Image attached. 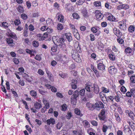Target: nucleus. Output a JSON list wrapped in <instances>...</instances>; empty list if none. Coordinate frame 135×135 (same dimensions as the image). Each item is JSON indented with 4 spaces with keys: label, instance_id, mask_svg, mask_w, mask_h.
Wrapping results in <instances>:
<instances>
[{
    "label": "nucleus",
    "instance_id": "nucleus-21",
    "mask_svg": "<svg viewBox=\"0 0 135 135\" xmlns=\"http://www.w3.org/2000/svg\"><path fill=\"white\" fill-rule=\"evenodd\" d=\"M71 87L73 89H75L77 88L76 84L77 83V81L74 80H73L72 81Z\"/></svg>",
    "mask_w": 135,
    "mask_h": 135
},
{
    "label": "nucleus",
    "instance_id": "nucleus-3",
    "mask_svg": "<svg viewBox=\"0 0 135 135\" xmlns=\"http://www.w3.org/2000/svg\"><path fill=\"white\" fill-rule=\"evenodd\" d=\"M97 64V68L98 69L103 70L105 69V66L103 63V62L101 60H98L96 61Z\"/></svg>",
    "mask_w": 135,
    "mask_h": 135
},
{
    "label": "nucleus",
    "instance_id": "nucleus-4",
    "mask_svg": "<svg viewBox=\"0 0 135 135\" xmlns=\"http://www.w3.org/2000/svg\"><path fill=\"white\" fill-rule=\"evenodd\" d=\"M95 16L98 20H102L103 17V15L99 10H96L95 12Z\"/></svg>",
    "mask_w": 135,
    "mask_h": 135
},
{
    "label": "nucleus",
    "instance_id": "nucleus-64",
    "mask_svg": "<svg viewBox=\"0 0 135 135\" xmlns=\"http://www.w3.org/2000/svg\"><path fill=\"white\" fill-rule=\"evenodd\" d=\"M93 129L91 128H89V129H87L86 130L88 134H89L91 132L93 131Z\"/></svg>",
    "mask_w": 135,
    "mask_h": 135
},
{
    "label": "nucleus",
    "instance_id": "nucleus-25",
    "mask_svg": "<svg viewBox=\"0 0 135 135\" xmlns=\"http://www.w3.org/2000/svg\"><path fill=\"white\" fill-rule=\"evenodd\" d=\"M83 125L86 128H88L90 126V124L88 121L87 120H84L83 122Z\"/></svg>",
    "mask_w": 135,
    "mask_h": 135
},
{
    "label": "nucleus",
    "instance_id": "nucleus-40",
    "mask_svg": "<svg viewBox=\"0 0 135 135\" xmlns=\"http://www.w3.org/2000/svg\"><path fill=\"white\" fill-rule=\"evenodd\" d=\"M115 116L116 120L118 122H120V118L119 116V114L118 113H115Z\"/></svg>",
    "mask_w": 135,
    "mask_h": 135
},
{
    "label": "nucleus",
    "instance_id": "nucleus-2",
    "mask_svg": "<svg viewBox=\"0 0 135 135\" xmlns=\"http://www.w3.org/2000/svg\"><path fill=\"white\" fill-rule=\"evenodd\" d=\"M74 93V94L71 96V102L72 104L75 105L76 103V98L78 96L79 91L78 90H76Z\"/></svg>",
    "mask_w": 135,
    "mask_h": 135
},
{
    "label": "nucleus",
    "instance_id": "nucleus-63",
    "mask_svg": "<svg viewBox=\"0 0 135 135\" xmlns=\"http://www.w3.org/2000/svg\"><path fill=\"white\" fill-rule=\"evenodd\" d=\"M38 73L41 75H43L44 74V72L42 70L39 69L38 71Z\"/></svg>",
    "mask_w": 135,
    "mask_h": 135
},
{
    "label": "nucleus",
    "instance_id": "nucleus-15",
    "mask_svg": "<svg viewBox=\"0 0 135 135\" xmlns=\"http://www.w3.org/2000/svg\"><path fill=\"white\" fill-rule=\"evenodd\" d=\"M109 16L107 17V19L110 21H117L115 17L111 14H109Z\"/></svg>",
    "mask_w": 135,
    "mask_h": 135
},
{
    "label": "nucleus",
    "instance_id": "nucleus-39",
    "mask_svg": "<svg viewBox=\"0 0 135 135\" xmlns=\"http://www.w3.org/2000/svg\"><path fill=\"white\" fill-rule=\"evenodd\" d=\"M72 116V113L70 112H68L66 115V118L68 119H70Z\"/></svg>",
    "mask_w": 135,
    "mask_h": 135
},
{
    "label": "nucleus",
    "instance_id": "nucleus-60",
    "mask_svg": "<svg viewBox=\"0 0 135 135\" xmlns=\"http://www.w3.org/2000/svg\"><path fill=\"white\" fill-rule=\"evenodd\" d=\"M25 127L26 129L30 133L32 132V130L31 128L28 125H26Z\"/></svg>",
    "mask_w": 135,
    "mask_h": 135
},
{
    "label": "nucleus",
    "instance_id": "nucleus-22",
    "mask_svg": "<svg viewBox=\"0 0 135 135\" xmlns=\"http://www.w3.org/2000/svg\"><path fill=\"white\" fill-rule=\"evenodd\" d=\"M94 4L95 7L99 9L101 8V3L100 1H97L94 3Z\"/></svg>",
    "mask_w": 135,
    "mask_h": 135
},
{
    "label": "nucleus",
    "instance_id": "nucleus-18",
    "mask_svg": "<svg viewBox=\"0 0 135 135\" xmlns=\"http://www.w3.org/2000/svg\"><path fill=\"white\" fill-rule=\"evenodd\" d=\"M86 107L89 110H92L94 109V105L89 102H87L86 103Z\"/></svg>",
    "mask_w": 135,
    "mask_h": 135
},
{
    "label": "nucleus",
    "instance_id": "nucleus-29",
    "mask_svg": "<svg viewBox=\"0 0 135 135\" xmlns=\"http://www.w3.org/2000/svg\"><path fill=\"white\" fill-rule=\"evenodd\" d=\"M108 57L110 60L112 61H114L115 60V56L113 53L109 54L108 55Z\"/></svg>",
    "mask_w": 135,
    "mask_h": 135
},
{
    "label": "nucleus",
    "instance_id": "nucleus-48",
    "mask_svg": "<svg viewBox=\"0 0 135 135\" xmlns=\"http://www.w3.org/2000/svg\"><path fill=\"white\" fill-rule=\"evenodd\" d=\"M94 107L96 109L98 110H99L100 109V106L99 104V102H98L96 103L95 104Z\"/></svg>",
    "mask_w": 135,
    "mask_h": 135
},
{
    "label": "nucleus",
    "instance_id": "nucleus-19",
    "mask_svg": "<svg viewBox=\"0 0 135 135\" xmlns=\"http://www.w3.org/2000/svg\"><path fill=\"white\" fill-rule=\"evenodd\" d=\"M46 123L47 124L49 125H50L51 123L52 124H54L55 123V121L54 118H51L50 119L47 120Z\"/></svg>",
    "mask_w": 135,
    "mask_h": 135
},
{
    "label": "nucleus",
    "instance_id": "nucleus-59",
    "mask_svg": "<svg viewBox=\"0 0 135 135\" xmlns=\"http://www.w3.org/2000/svg\"><path fill=\"white\" fill-rule=\"evenodd\" d=\"M28 29L31 31H33L34 29V27L33 25L30 24L28 27Z\"/></svg>",
    "mask_w": 135,
    "mask_h": 135
},
{
    "label": "nucleus",
    "instance_id": "nucleus-53",
    "mask_svg": "<svg viewBox=\"0 0 135 135\" xmlns=\"http://www.w3.org/2000/svg\"><path fill=\"white\" fill-rule=\"evenodd\" d=\"M62 126V124L61 123L59 122L56 125L57 128L58 129H60L61 127Z\"/></svg>",
    "mask_w": 135,
    "mask_h": 135
},
{
    "label": "nucleus",
    "instance_id": "nucleus-5",
    "mask_svg": "<svg viewBox=\"0 0 135 135\" xmlns=\"http://www.w3.org/2000/svg\"><path fill=\"white\" fill-rule=\"evenodd\" d=\"M125 19L123 20V21L119 22L118 23V26L120 29L124 30L126 28V22Z\"/></svg>",
    "mask_w": 135,
    "mask_h": 135
},
{
    "label": "nucleus",
    "instance_id": "nucleus-56",
    "mask_svg": "<svg viewBox=\"0 0 135 135\" xmlns=\"http://www.w3.org/2000/svg\"><path fill=\"white\" fill-rule=\"evenodd\" d=\"M120 90L121 92L124 93L127 91V89L124 86H122L120 88Z\"/></svg>",
    "mask_w": 135,
    "mask_h": 135
},
{
    "label": "nucleus",
    "instance_id": "nucleus-32",
    "mask_svg": "<svg viewBox=\"0 0 135 135\" xmlns=\"http://www.w3.org/2000/svg\"><path fill=\"white\" fill-rule=\"evenodd\" d=\"M80 112V111L79 109L78 108H76L75 109V114L81 117L82 116L83 114L81 113Z\"/></svg>",
    "mask_w": 135,
    "mask_h": 135
},
{
    "label": "nucleus",
    "instance_id": "nucleus-27",
    "mask_svg": "<svg viewBox=\"0 0 135 135\" xmlns=\"http://www.w3.org/2000/svg\"><path fill=\"white\" fill-rule=\"evenodd\" d=\"M82 13L83 16L85 17H86L88 16L87 10L85 8H84L82 11Z\"/></svg>",
    "mask_w": 135,
    "mask_h": 135
},
{
    "label": "nucleus",
    "instance_id": "nucleus-12",
    "mask_svg": "<svg viewBox=\"0 0 135 135\" xmlns=\"http://www.w3.org/2000/svg\"><path fill=\"white\" fill-rule=\"evenodd\" d=\"M41 30L42 31H44L47 30L49 33H51L52 32L53 30L51 28H49L47 26H42L41 28Z\"/></svg>",
    "mask_w": 135,
    "mask_h": 135
},
{
    "label": "nucleus",
    "instance_id": "nucleus-38",
    "mask_svg": "<svg viewBox=\"0 0 135 135\" xmlns=\"http://www.w3.org/2000/svg\"><path fill=\"white\" fill-rule=\"evenodd\" d=\"M67 106L65 104H64L61 106V110L62 111H65L67 109Z\"/></svg>",
    "mask_w": 135,
    "mask_h": 135
},
{
    "label": "nucleus",
    "instance_id": "nucleus-58",
    "mask_svg": "<svg viewBox=\"0 0 135 135\" xmlns=\"http://www.w3.org/2000/svg\"><path fill=\"white\" fill-rule=\"evenodd\" d=\"M59 75L60 76L61 78H64L66 77V75L65 74L62 73H60L59 74Z\"/></svg>",
    "mask_w": 135,
    "mask_h": 135
},
{
    "label": "nucleus",
    "instance_id": "nucleus-46",
    "mask_svg": "<svg viewBox=\"0 0 135 135\" xmlns=\"http://www.w3.org/2000/svg\"><path fill=\"white\" fill-rule=\"evenodd\" d=\"M21 17L24 20H26L28 18L27 15L25 13H23L21 15Z\"/></svg>",
    "mask_w": 135,
    "mask_h": 135
},
{
    "label": "nucleus",
    "instance_id": "nucleus-33",
    "mask_svg": "<svg viewBox=\"0 0 135 135\" xmlns=\"http://www.w3.org/2000/svg\"><path fill=\"white\" fill-rule=\"evenodd\" d=\"M17 9L19 12L20 13H22L24 12V10L23 7L20 5L18 6Z\"/></svg>",
    "mask_w": 135,
    "mask_h": 135
},
{
    "label": "nucleus",
    "instance_id": "nucleus-23",
    "mask_svg": "<svg viewBox=\"0 0 135 135\" xmlns=\"http://www.w3.org/2000/svg\"><path fill=\"white\" fill-rule=\"evenodd\" d=\"M65 35L68 41L70 42L72 40V37L70 33H65Z\"/></svg>",
    "mask_w": 135,
    "mask_h": 135
},
{
    "label": "nucleus",
    "instance_id": "nucleus-11",
    "mask_svg": "<svg viewBox=\"0 0 135 135\" xmlns=\"http://www.w3.org/2000/svg\"><path fill=\"white\" fill-rule=\"evenodd\" d=\"M12 38H8L6 39V41L8 44L10 46H13L14 44L13 42V40L12 39Z\"/></svg>",
    "mask_w": 135,
    "mask_h": 135
},
{
    "label": "nucleus",
    "instance_id": "nucleus-45",
    "mask_svg": "<svg viewBox=\"0 0 135 135\" xmlns=\"http://www.w3.org/2000/svg\"><path fill=\"white\" fill-rule=\"evenodd\" d=\"M33 46L35 47H37L39 46V43L38 41H35L33 42Z\"/></svg>",
    "mask_w": 135,
    "mask_h": 135
},
{
    "label": "nucleus",
    "instance_id": "nucleus-34",
    "mask_svg": "<svg viewBox=\"0 0 135 135\" xmlns=\"http://www.w3.org/2000/svg\"><path fill=\"white\" fill-rule=\"evenodd\" d=\"M30 94L31 96L35 97L36 96L37 93L36 91L32 90L30 91Z\"/></svg>",
    "mask_w": 135,
    "mask_h": 135
},
{
    "label": "nucleus",
    "instance_id": "nucleus-28",
    "mask_svg": "<svg viewBox=\"0 0 135 135\" xmlns=\"http://www.w3.org/2000/svg\"><path fill=\"white\" fill-rule=\"evenodd\" d=\"M34 106L35 108L37 109H40L42 107V105L40 103L37 102L34 103Z\"/></svg>",
    "mask_w": 135,
    "mask_h": 135
},
{
    "label": "nucleus",
    "instance_id": "nucleus-26",
    "mask_svg": "<svg viewBox=\"0 0 135 135\" xmlns=\"http://www.w3.org/2000/svg\"><path fill=\"white\" fill-rule=\"evenodd\" d=\"M37 37L38 40L40 41L43 40H44V36H43L42 34H38L37 35Z\"/></svg>",
    "mask_w": 135,
    "mask_h": 135
},
{
    "label": "nucleus",
    "instance_id": "nucleus-6",
    "mask_svg": "<svg viewBox=\"0 0 135 135\" xmlns=\"http://www.w3.org/2000/svg\"><path fill=\"white\" fill-rule=\"evenodd\" d=\"M93 85L87 84L85 85V89L86 91L89 93H93Z\"/></svg>",
    "mask_w": 135,
    "mask_h": 135
},
{
    "label": "nucleus",
    "instance_id": "nucleus-14",
    "mask_svg": "<svg viewBox=\"0 0 135 135\" xmlns=\"http://www.w3.org/2000/svg\"><path fill=\"white\" fill-rule=\"evenodd\" d=\"M7 35L13 38H15L16 37V35L15 34L12 32L9 29H7Z\"/></svg>",
    "mask_w": 135,
    "mask_h": 135
},
{
    "label": "nucleus",
    "instance_id": "nucleus-37",
    "mask_svg": "<svg viewBox=\"0 0 135 135\" xmlns=\"http://www.w3.org/2000/svg\"><path fill=\"white\" fill-rule=\"evenodd\" d=\"M102 92L105 93H108L109 92V90L108 89L105 88L104 87H102Z\"/></svg>",
    "mask_w": 135,
    "mask_h": 135
},
{
    "label": "nucleus",
    "instance_id": "nucleus-50",
    "mask_svg": "<svg viewBox=\"0 0 135 135\" xmlns=\"http://www.w3.org/2000/svg\"><path fill=\"white\" fill-rule=\"evenodd\" d=\"M72 16L73 18L76 19H78L79 18V16L76 13H74L72 14Z\"/></svg>",
    "mask_w": 135,
    "mask_h": 135
},
{
    "label": "nucleus",
    "instance_id": "nucleus-47",
    "mask_svg": "<svg viewBox=\"0 0 135 135\" xmlns=\"http://www.w3.org/2000/svg\"><path fill=\"white\" fill-rule=\"evenodd\" d=\"M35 59L37 60L40 61L41 60V57L40 55H37L35 57Z\"/></svg>",
    "mask_w": 135,
    "mask_h": 135
},
{
    "label": "nucleus",
    "instance_id": "nucleus-1",
    "mask_svg": "<svg viewBox=\"0 0 135 135\" xmlns=\"http://www.w3.org/2000/svg\"><path fill=\"white\" fill-rule=\"evenodd\" d=\"M65 41V40L63 38H59L58 42L59 44V46L64 51H67L65 44L64 42Z\"/></svg>",
    "mask_w": 135,
    "mask_h": 135
},
{
    "label": "nucleus",
    "instance_id": "nucleus-52",
    "mask_svg": "<svg viewBox=\"0 0 135 135\" xmlns=\"http://www.w3.org/2000/svg\"><path fill=\"white\" fill-rule=\"evenodd\" d=\"M131 93L133 97L135 96V89L134 88H132L130 89Z\"/></svg>",
    "mask_w": 135,
    "mask_h": 135
},
{
    "label": "nucleus",
    "instance_id": "nucleus-51",
    "mask_svg": "<svg viewBox=\"0 0 135 135\" xmlns=\"http://www.w3.org/2000/svg\"><path fill=\"white\" fill-rule=\"evenodd\" d=\"M117 41L118 43L120 44H122L124 43V41L123 39L121 38H119L117 39Z\"/></svg>",
    "mask_w": 135,
    "mask_h": 135
},
{
    "label": "nucleus",
    "instance_id": "nucleus-62",
    "mask_svg": "<svg viewBox=\"0 0 135 135\" xmlns=\"http://www.w3.org/2000/svg\"><path fill=\"white\" fill-rule=\"evenodd\" d=\"M13 61L16 64H18L19 63V60L16 58H14L13 59Z\"/></svg>",
    "mask_w": 135,
    "mask_h": 135
},
{
    "label": "nucleus",
    "instance_id": "nucleus-20",
    "mask_svg": "<svg viewBox=\"0 0 135 135\" xmlns=\"http://www.w3.org/2000/svg\"><path fill=\"white\" fill-rule=\"evenodd\" d=\"M60 60L63 62L64 63H66L69 60V58L67 56L65 55L61 57L60 59Z\"/></svg>",
    "mask_w": 135,
    "mask_h": 135
},
{
    "label": "nucleus",
    "instance_id": "nucleus-13",
    "mask_svg": "<svg viewBox=\"0 0 135 135\" xmlns=\"http://www.w3.org/2000/svg\"><path fill=\"white\" fill-rule=\"evenodd\" d=\"M65 7L67 12L73 11L72 9L73 7V6H70V4H65Z\"/></svg>",
    "mask_w": 135,
    "mask_h": 135
},
{
    "label": "nucleus",
    "instance_id": "nucleus-61",
    "mask_svg": "<svg viewBox=\"0 0 135 135\" xmlns=\"http://www.w3.org/2000/svg\"><path fill=\"white\" fill-rule=\"evenodd\" d=\"M85 0H79V1L77 2V4L78 5H81L82 4L85 2Z\"/></svg>",
    "mask_w": 135,
    "mask_h": 135
},
{
    "label": "nucleus",
    "instance_id": "nucleus-57",
    "mask_svg": "<svg viewBox=\"0 0 135 135\" xmlns=\"http://www.w3.org/2000/svg\"><path fill=\"white\" fill-rule=\"evenodd\" d=\"M130 79L133 83H135V76L133 75L131 77Z\"/></svg>",
    "mask_w": 135,
    "mask_h": 135
},
{
    "label": "nucleus",
    "instance_id": "nucleus-17",
    "mask_svg": "<svg viewBox=\"0 0 135 135\" xmlns=\"http://www.w3.org/2000/svg\"><path fill=\"white\" fill-rule=\"evenodd\" d=\"M128 30L129 32L134 33L135 36V27L133 25H130L128 27Z\"/></svg>",
    "mask_w": 135,
    "mask_h": 135
},
{
    "label": "nucleus",
    "instance_id": "nucleus-43",
    "mask_svg": "<svg viewBox=\"0 0 135 135\" xmlns=\"http://www.w3.org/2000/svg\"><path fill=\"white\" fill-rule=\"evenodd\" d=\"M131 49L129 47L126 49L125 50V52L126 54H129L131 52Z\"/></svg>",
    "mask_w": 135,
    "mask_h": 135
},
{
    "label": "nucleus",
    "instance_id": "nucleus-10",
    "mask_svg": "<svg viewBox=\"0 0 135 135\" xmlns=\"http://www.w3.org/2000/svg\"><path fill=\"white\" fill-rule=\"evenodd\" d=\"M129 8V5L127 4H125L120 5L117 7V8L118 9H123L126 10L128 9Z\"/></svg>",
    "mask_w": 135,
    "mask_h": 135
},
{
    "label": "nucleus",
    "instance_id": "nucleus-16",
    "mask_svg": "<svg viewBox=\"0 0 135 135\" xmlns=\"http://www.w3.org/2000/svg\"><path fill=\"white\" fill-rule=\"evenodd\" d=\"M125 112L132 118H133L135 117V115L133 112L130 110H126L125 111Z\"/></svg>",
    "mask_w": 135,
    "mask_h": 135
},
{
    "label": "nucleus",
    "instance_id": "nucleus-7",
    "mask_svg": "<svg viewBox=\"0 0 135 135\" xmlns=\"http://www.w3.org/2000/svg\"><path fill=\"white\" fill-rule=\"evenodd\" d=\"M109 72L112 74L116 73L117 72V69L114 66H110L108 69Z\"/></svg>",
    "mask_w": 135,
    "mask_h": 135
},
{
    "label": "nucleus",
    "instance_id": "nucleus-30",
    "mask_svg": "<svg viewBox=\"0 0 135 135\" xmlns=\"http://www.w3.org/2000/svg\"><path fill=\"white\" fill-rule=\"evenodd\" d=\"M25 77L26 80L30 82H31L32 80V77H30L28 75L26 74H25Z\"/></svg>",
    "mask_w": 135,
    "mask_h": 135
},
{
    "label": "nucleus",
    "instance_id": "nucleus-55",
    "mask_svg": "<svg viewBox=\"0 0 135 135\" xmlns=\"http://www.w3.org/2000/svg\"><path fill=\"white\" fill-rule=\"evenodd\" d=\"M26 51L27 53H28L32 55L33 56L34 55L33 54H32V51L28 49H26Z\"/></svg>",
    "mask_w": 135,
    "mask_h": 135
},
{
    "label": "nucleus",
    "instance_id": "nucleus-8",
    "mask_svg": "<svg viewBox=\"0 0 135 135\" xmlns=\"http://www.w3.org/2000/svg\"><path fill=\"white\" fill-rule=\"evenodd\" d=\"M105 111L106 110L104 109H103L101 110L100 113L99 115V117L100 120H104L105 119Z\"/></svg>",
    "mask_w": 135,
    "mask_h": 135
},
{
    "label": "nucleus",
    "instance_id": "nucleus-31",
    "mask_svg": "<svg viewBox=\"0 0 135 135\" xmlns=\"http://www.w3.org/2000/svg\"><path fill=\"white\" fill-rule=\"evenodd\" d=\"M58 20L59 21L63 22L64 21V17L62 15H60L58 16Z\"/></svg>",
    "mask_w": 135,
    "mask_h": 135
},
{
    "label": "nucleus",
    "instance_id": "nucleus-44",
    "mask_svg": "<svg viewBox=\"0 0 135 135\" xmlns=\"http://www.w3.org/2000/svg\"><path fill=\"white\" fill-rule=\"evenodd\" d=\"M85 92V90L84 89H83L79 91L80 95L81 96H83L84 95Z\"/></svg>",
    "mask_w": 135,
    "mask_h": 135
},
{
    "label": "nucleus",
    "instance_id": "nucleus-54",
    "mask_svg": "<svg viewBox=\"0 0 135 135\" xmlns=\"http://www.w3.org/2000/svg\"><path fill=\"white\" fill-rule=\"evenodd\" d=\"M108 128V127L107 126L104 125H103L102 128L103 132H106Z\"/></svg>",
    "mask_w": 135,
    "mask_h": 135
},
{
    "label": "nucleus",
    "instance_id": "nucleus-9",
    "mask_svg": "<svg viewBox=\"0 0 135 135\" xmlns=\"http://www.w3.org/2000/svg\"><path fill=\"white\" fill-rule=\"evenodd\" d=\"M99 89L98 86L96 84H94L93 85V92L97 94L99 92Z\"/></svg>",
    "mask_w": 135,
    "mask_h": 135
},
{
    "label": "nucleus",
    "instance_id": "nucleus-49",
    "mask_svg": "<svg viewBox=\"0 0 135 135\" xmlns=\"http://www.w3.org/2000/svg\"><path fill=\"white\" fill-rule=\"evenodd\" d=\"M21 23L20 20L18 19H16L14 21V24L16 25H18L20 24Z\"/></svg>",
    "mask_w": 135,
    "mask_h": 135
},
{
    "label": "nucleus",
    "instance_id": "nucleus-36",
    "mask_svg": "<svg viewBox=\"0 0 135 135\" xmlns=\"http://www.w3.org/2000/svg\"><path fill=\"white\" fill-rule=\"evenodd\" d=\"M127 123L129 124L132 129H134L135 128V124L133 123L132 122H130L129 121H127Z\"/></svg>",
    "mask_w": 135,
    "mask_h": 135
},
{
    "label": "nucleus",
    "instance_id": "nucleus-42",
    "mask_svg": "<svg viewBox=\"0 0 135 135\" xmlns=\"http://www.w3.org/2000/svg\"><path fill=\"white\" fill-rule=\"evenodd\" d=\"M63 27L61 23H59L57 25V28L58 30H61L63 29Z\"/></svg>",
    "mask_w": 135,
    "mask_h": 135
},
{
    "label": "nucleus",
    "instance_id": "nucleus-35",
    "mask_svg": "<svg viewBox=\"0 0 135 135\" xmlns=\"http://www.w3.org/2000/svg\"><path fill=\"white\" fill-rule=\"evenodd\" d=\"M124 130L126 132H127L129 133H131L130 128V127L128 126H125L124 127Z\"/></svg>",
    "mask_w": 135,
    "mask_h": 135
},
{
    "label": "nucleus",
    "instance_id": "nucleus-41",
    "mask_svg": "<svg viewBox=\"0 0 135 135\" xmlns=\"http://www.w3.org/2000/svg\"><path fill=\"white\" fill-rule=\"evenodd\" d=\"M2 27L5 28H7L8 27V25L6 22H2Z\"/></svg>",
    "mask_w": 135,
    "mask_h": 135
},
{
    "label": "nucleus",
    "instance_id": "nucleus-24",
    "mask_svg": "<svg viewBox=\"0 0 135 135\" xmlns=\"http://www.w3.org/2000/svg\"><path fill=\"white\" fill-rule=\"evenodd\" d=\"M1 8L4 10H6L8 8L7 4L6 2H3L2 3V5L1 6Z\"/></svg>",
    "mask_w": 135,
    "mask_h": 135
}]
</instances>
